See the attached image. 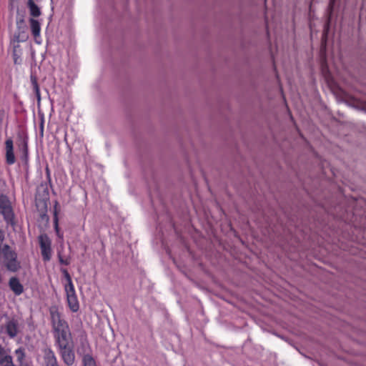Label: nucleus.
<instances>
[{"label":"nucleus","mask_w":366,"mask_h":366,"mask_svg":"<svg viewBox=\"0 0 366 366\" xmlns=\"http://www.w3.org/2000/svg\"><path fill=\"white\" fill-rule=\"evenodd\" d=\"M4 240V232L0 229V257L4 259L6 268L11 272H16L19 267L16 252L8 244H1Z\"/></svg>","instance_id":"f257e3e1"},{"label":"nucleus","mask_w":366,"mask_h":366,"mask_svg":"<svg viewBox=\"0 0 366 366\" xmlns=\"http://www.w3.org/2000/svg\"><path fill=\"white\" fill-rule=\"evenodd\" d=\"M54 337L58 350L74 345L69 327L54 332Z\"/></svg>","instance_id":"f03ea898"},{"label":"nucleus","mask_w":366,"mask_h":366,"mask_svg":"<svg viewBox=\"0 0 366 366\" xmlns=\"http://www.w3.org/2000/svg\"><path fill=\"white\" fill-rule=\"evenodd\" d=\"M38 240L42 259L44 262H49L51 258V241L45 233L41 234L38 237Z\"/></svg>","instance_id":"7ed1b4c3"},{"label":"nucleus","mask_w":366,"mask_h":366,"mask_svg":"<svg viewBox=\"0 0 366 366\" xmlns=\"http://www.w3.org/2000/svg\"><path fill=\"white\" fill-rule=\"evenodd\" d=\"M49 314L53 328V333L69 327L67 322L62 319L61 315L56 307H51L49 310Z\"/></svg>","instance_id":"20e7f679"},{"label":"nucleus","mask_w":366,"mask_h":366,"mask_svg":"<svg viewBox=\"0 0 366 366\" xmlns=\"http://www.w3.org/2000/svg\"><path fill=\"white\" fill-rule=\"evenodd\" d=\"M5 332L10 338H14L20 332L21 324L17 318L9 319L4 325Z\"/></svg>","instance_id":"39448f33"},{"label":"nucleus","mask_w":366,"mask_h":366,"mask_svg":"<svg viewBox=\"0 0 366 366\" xmlns=\"http://www.w3.org/2000/svg\"><path fill=\"white\" fill-rule=\"evenodd\" d=\"M66 294V300L69 309L73 312H76L79 309V304L76 295L74 285H71L70 287L65 288Z\"/></svg>","instance_id":"423d86ee"},{"label":"nucleus","mask_w":366,"mask_h":366,"mask_svg":"<svg viewBox=\"0 0 366 366\" xmlns=\"http://www.w3.org/2000/svg\"><path fill=\"white\" fill-rule=\"evenodd\" d=\"M59 354L64 363L67 366H71L75 362L74 345L64 349L58 350Z\"/></svg>","instance_id":"0eeeda50"},{"label":"nucleus","mask_w":366,"mask_h":366,"mask_svg":"<svg viewBox=\"0 0 366 366\" xmlns=\"http://www.w3.org/2000/svg\"><path fill=\"white\" fill-rule=\"evenodd\" d=\"M0 212L4 215V219L9 220L13 217L12 208L6 197L0 198Z\"/></svg>","instance_id":"6e6552de"},{"label":"nucleus","mask_w":366,"mask_h":366,"mask_svg":"<svg viewBox=\"0 0 366 366\" xmlns=\"http://www.w3.org/2000/svg\"><path fill=\"white\" fill-rule=\"evenodd\" d=\"M17 31L14 35V39L17 42L26 41L29 37L26 32V26L24 25V19H21L17 21Z\"/></svg>","instance_id":"1a4fd4ad"},{"label":"nucleus","mask_w":366,"mask_h":366,"mask_svg":"<svg viewBox=\"0 0 366 366\" xmlns=\"http://www.w3.org/2000/svg\"><path fill=\"white\" fill-rule=\"evenodd\" d=\"M5 150L6 163L9 165L14 164L16 162V158L14 152V142L11 138L5 141Z\"/></svg>","instance_id":"9d476101"},{"label":"nucleus","mask_w":366,"mask_h":366,"mask_svg":"<svg viewBox=\"0 0 366 366\" xmlns=\"http://www.w3.org/2000/svg\"><path fill=\"white\" fill-rule=\"evenodd\" d=\"M41 352L44 366H51V365L58 362L56 355L51 347H46L41 350Z\"/></svg>","instance_id":"9b49d317"},{"label":"nucleus","mask_w":366,"mask_h":366,"mask_svg":"<svg viewBox=\"0 0 366 366\" xmlns=\"http://www.w3.org/2000/svg\"><path fill=\"white\" fill-rule=\"evenodd\" d=\"M19 150L21 152V159L25 163L28 162L29 160V147H28V139L26 137L21 138V142L18 144Z\"/></svg>","instance_id":"f8f14e48"},{"label":"nucleus","mask_w":366,"mask_h":366,"mask_svg":"<svg viewBox=\"0 0 366 366\" xmlns=\"http://www.w3.org/2000/svg\"><path fill=\"white\" fill-rule=\"evenodd\" d=\"M9 285L10 289L16 295H20L24 292V287L19 282V279L13 277L9 280Z\"/></svg>","instance_id":"ddd939ff"},{"label":"nucleus","mask_w":366,"mask_h":366,"mask_svg":"<svg viewBox=\"0 0 366 366\" xmlns=\"http://www.w3.org/2000/svg\"><path fill=\"white\" fill-rule=\"evenodd\" d=\"M29 24L31 27V34L34 37L35 41L38 44H40V41L37 40L39 37H40V33H41V26L40 23L31 18L29 19Z\"/></svg>","instance_id":"4468645a"},{"label":"nucleus","mask_w":366,"mask_h":366,"mask_svg":"<svg viewBox=\"0 0 366 366\" xmlns=\"http://www.w3.org/2000/svg\"><path fill=\"white\" fill-rule=\"evenodd\" d=\"M60 212V206L57 201L54 202V226L55 231L58 236H59V218L58 215Z\"/></svg>","instance_id":"2eb2a0df"},{"label":"nucleus","mask_w":366,"mask_h":366,"mask_svg":"<svg viewBox=\"0 0 366 366\" xmlns=\"http://www.w3.org/2000/svg\"><path fill=\"white\" fill-rule=\"evenodd\" d=\"M28 6L29 8L30 14L33 17H38L41 15V11L39 6L34 2L33 0H29Z\"/></svg>","instance_id":"dca6fc26"},{"label":"nucleus","mask_w":366,"mask_h":366,"mask_svg":"<svg viewBox=\"0 0 366 366\" xmlns=\"http://www.w3.org/2000/svg\"><path fill=\"white\" fill-rule=\"evenodd\" d=\"M20 46L19 45L14 47L13 50V59L14 63L15 64H21V49H19Z\"/></svg>","instance_id":"f3484780"},{"label":"nucleus","mask_w":366,"mask_h":366,"mask_svg":"<svg viewBox=\"0 0 366 366\" xmlns=\"http://www.w3.org/2000/svg\"><path fill=\"white\" fill-rule=\"evenodd\" d=\"M31 81L33 90L36 96V98H37L38 101H40V99H41L40 89H39V84H38L36 77L31 76Z\"/></svg>","instance_id":"a211bd4d"},{"label":"nucleus","mask_w":366,"mask_h":366,"mask_svg":"<svg viewBox=\"0 0 366 366\" xmlns=\"http://www.w3.org/2000/svg\"><path fill=\"white\" fill-rule=\"evenodd\" d=\"M82 361L84 366H97L95 360L90 355H85Z\"/></svg>","instance_id":"6ab92c4d"},{"label":"nucleus","mask_w":366,"mask_h":366,"mask_svg":"<svg viewBox=\"0 0 366 366\" xmlns=\"http://www.w3.org/2000/svg\"><path fill=\"white\" fill-rule=\"evenodd\" d=\"M15 355H16L17 360L19 362H21L22 360L24 359V357H25L24 349L19 348V349L16 350Z\"/></svg>","instance_id":"aec40b11"},{"label":"nucleus","mask_w":366,"mask_h":366,"mask_svg":"<svg viewBox=\"0 0 366 366\" xmlns=\"http://www.w3.org/2000/svg\"><path fill=\"white\" fill-rule=\"evenodd\" d=\"M61 271L64 275V277L66 278V280L67 281V284L65 285V288L70 287V285H74V284L72 282L71 277L69 273L68 272L67 269H63Z\"/></svg>","instance_id":"412c9836"},{"label":"nucleus","mask_w":366,"mask_h":366,"mask_svg":"<svg viewBox=\"0 0 366 366\" xmlns=\"http://www.w3.org/2000/svg\"><path fill=\"white\" fill-rule=\"evenodd\" d=\"M3 366H16L14 365L12 362V358L10 355H9L4 361H2L1 363Z\"/></svg>","instance_id":"4be33fe9"},{"label":"nucleus","mask_w":366,"mask_h":366,"mask_svg":"<svg viewBox=\"0 0 366 366\" xmlns=\"http://www.w3.org/2000/svg\"><path fill=\"white\" fill-rule=\"evenodd\" d=\"M58 258L60 264L64 265H69L70 264L69 258H64L60 253L58 254Z\"/></svg>","instance_id":"5701e85b"},{"label":"nucleus","mask_w":366,"mask_h":366,"mask_svg":"<svg viewBox=\"0 0 366 366\" xmlns=\"http://www.w3.org/2000/svg\"><path fill=\"white\" fill-rule=\"evenodd\" d=\"M9 355H6L5 350L0 346V363L4 361Z\"/></svg>","instance_id":"b1692460"},{"label":"nucleus","mask_w":366,"mask_h":366,"mask_svg":"<svg viewBox=\"0 0 366 366\" xmlns=\"http://www.w3.org/2000/svg\"><path fill=\"white\" fill-rule=\"evenodd\" d=\"M335 1H336V0H330V3H329V5H328V11H329L330 14L333 11L334 6H335Z\"/></svg>","instance_id":"393cba45"},{"label":"nucleus","mask_w":366,"mask_h":366,"mask_svg":"<svg viewBox=\"0 0 366 366\" xmlns=\"http://www.w3.org/2000/svg\"><path fill=\"white\" fill-rule=\"evenodd\" d=\"M327 32V29L325 30L322 40V46L324 45V47H325V44H326Z\"/></svg>","instance_id":"a878e982"},{"label":"nucleus","mask_w":366,"mask_h":366,"mask_svg":"<svg viewBox=\"0 0 366 366\" xmlns=\"http://www.w3.org/2000/svg\"><path fill=\"white\" fill-rule=\"evenodd\" d=\"M17 1H18V0H9V1H10V5H11L12 7H14V5H15V4H16V3H17Z\"/></svg>","instance_id":"bb28decb"},{"label":"nucleus","mask_w":366,"mask_h":366,"mask_svg":"<svg viewBox=\"0 0 366 366\" xmlns=\"http://www.w3.org/2000/svg\"><path fill=\"white\" fill-rule=\"evenodd\" d=\"M266 26H267V29L268 30V23H267V20L266 19Z\"/></svg>","instance_id":"cd10ccee"}]
</instances>
